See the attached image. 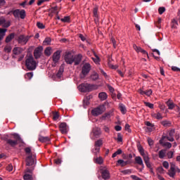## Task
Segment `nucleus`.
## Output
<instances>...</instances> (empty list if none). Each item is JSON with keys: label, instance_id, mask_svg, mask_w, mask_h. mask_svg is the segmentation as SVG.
Here are the masks:
<instances>
[{"label": "nucleus", "instance_id": "obj_1", "mask_svg": "<svg viewBox=\"0 0 180 180\" xmlns=\"http://www.w3.org/2000/svg\"><path fill=\"white\" fill-rule=\"evenodd\" d=\"M25 152L28 155L25 159L26 166L32 167L34 164V155L32 153V148L30 147L25 148Z\"/></svg>", "mask_w": 180, "mask_h": 180}, {"label": "nucleus", "instance_id": "obj_2", "mask_svg": "<svg viewBox=\"0 0 180 180\" xmlns=\"http://www.w3.org/2000/svg\"><path fill=\"white\" fill-rule=\"evenodd\" d=\"M25 65L29 71H34L37 68V63L32 56H27L25 60Z\"/></svg>", "mask_w": 180, "mask_h": 180}, {"label": "nucleus", "instance_id": "obj_3", "mask_svg": "<svg viewBox=\"0 0 180 180\" xmlns=\"http://www.w3.org/2000/svg\"><path fill=\"white\" fill-rule=\"evenodd\" d=\"M78 89L80 92H86L87 91L96 89V86L94 84H82L78 86Z\"/></svg>", "mask_w": 180, "mask_h": 180}, {"label": "nucleus", "instance_id": "obj_4", "mask_svg": "<svg viewBox=\"0 0 180 180\" xmlns=\"http://www.w3.org/2000/svg\"><path fill=\"white\" fill-rule=\"evenodd\" d=\"M91 64L89 63H86L82 67V74L80 75V78L83 79L85 77L88 75L89 72L91 71Z\"/></svg>", "mask_w": 180, "mask_h": 180}, {"label": "nucleus", "instance_id": "obj_5", "mask_svg": "<svg viewBox=\"0 0 180 180\" xmlns=\"http://www.w3.org/2000/svg\"><path fill=\"white\" fill-rule=\"evenodd\" d=\"M176 172H178L179 174H180V169L178 168L176 165L175 163L174 162H170V169L168 172V175L171 177V178H174V176H175V174H176Z\"/></svg>", "mask_w": 180, "mask_h": 180}, {"label": "nucleus", "instance_id": "obj_6", "mask_svg": "<svg viewBox=\"0 0 180 180\" xmlns=\"http://www.w3.org/2000/svg\"><path fill=\"white\" fill-rule=\"evenodd\" d=\"M105 110H106V109L105 108V105H101L93 109L91 113L93 116H99V115H102L103 112H105Z\"/></svg>", "mask_w": 180, "mask_h": 180}, {"label": "nucleus", "instance_id": "obj_7", "mask_svg": "<svg viewBox=\"0 0 180 180\" xmlns=\"http://www.w3.org/2000/svg\"><path fill=\"white\" fill-rule=\"evenodd\" d=\"M29 40H30V36H25L23 34L20 35L17 39L18 44H20L21 46H25V44H27V41H29Z\"/></svg>", "mask_w": 180, "mask_h": 180}, {"label": "nucleus", "instance_id": "obj_8", "mask_svg": "<svg viewBox=\"0 0 180 180\" xmlns=\"http://www.w3.org/2000/svg\"><path fill=\"white\" fill-rule=\"evenodd\" d=\"M60 57H61V51H56L55 53H53L52 56L53 67H56V65L57 64V63L60 61Z\"/></svg>", "mask_w": 180, "mask_h": 180}, {"label": "nucleus", "instance_id": "obj_9", "mask_svg": "<svg viewBox=\"0 0 180 180\" xmlns=\"http://www.w3.org/2000/svg\"><path fill=\"white\" fill-rule=\"evenodd\" d=\"M13 15L15 18L20 17V19H25L26 18V11L25 10L20 11L19 9H16L13 11Z\"/></svg>", "mask_w": 180, "mask_h": 180}, {"label": "nucleus", "instance_id": "obj_10", "mask_svg": "<svg viewBox=\"0 0 180 180\" xmlns=\"http://www.w3.org/2000/svg\"><path fill=\"white\" fill-rule=\"evenodd\" d=\"M65 61L67 64H72V63H74V54L70 51L66 52L65 55Z\"/></svg>", "mask_w": 180, "mask_h": 180}, {"label": "nucleus", "instance_id": "obj_11", "mask_svg": "<svg viewBox=\"0 0 180 180\" xmlns=\"http://www.w3.org/2000/svg\"><path fill=\"white\" fill-rule=\"evenodd\" d=\"M43 54V47L39 46L36 48L34 51V57L36 58V60H38V58H40L41 57V55Z\"/></svg>", "mask_w": 180, "mask_h": 180}, {"label": "nucleus", "instance_id": "obj_12", "mask_svg": "<svg viewBox=\"0 0 180 180\" xmlns=\"http://www.w3.org/2000/svg\"><path fill=\"white\" fill-rule=\"evenodd\" d=\"M133 48L135 50V51H136V53H141V54H143V56H147L148 58H150L148 56V53H147L146 50L143 49L141 47L138 46L136 44H134Z\"/></svg>", "mask_w": 180, "mask_h": 180}, {"label": "nucleus", "instance_id": "obj_13", "mask_svg": "<svg viewBox=\"0 0 180 180\" xmlns=\"http://www.w3.org/2000/svg\"><path fill=\"white\" fill-rule=\"evenodd\" d=\"M133 48L135 50V51H136V53H141V54H143V56H147L148 58H150L148 56V53H147L146 50L143 49L141 47L138 46L136 44H134Z\"/></svg>", "mask_w": 180, "mask_h": 180}, {"label": "nucleus", "instance_id": "obj_14", "mask_svg": "<svg viewBox=\"0 0 180 180\" xmlns=\"http://www.w3.org/2000/svg\"><path fill=\"white\" fill-rule=\"evenodd\" d=\"M101 171L103 179L106 180L110 178V173L109 172V170H108L107 169H101Z\"/></svg>", "mask_w": 180, "mask_h": 180}, {"label": "nucleus", "instance_id": "obj_15", "mask_svg": "<svg viewBox=\"0 0 180 180\" xmlns=\"http://www.w3.org/2000/svg\"><path fill=\"white\" fill-rule=\"evenodd\" d=\"M92 134L96 139H99V137H101V134H102V131L99 127H94L92 130Z\"/></svg>", "mask_w": 180, "mask_h": 180}, {"label": "nucleus", "instance_id": "obj_16", "mask_svg": "<svg viewBox=\"0 0 180 180\" xmlns=\"http://www.w3.org/2000/svg\"><path fill=\"white\" fill-rule=\"evenodd\" d=\"M60 131L62 134H67L68 133V129H67V124L65 122H62L59 125Z\"/></svg>", "mask_w": 180, "mask_h": 180}, {"label": "nucleus", "instance_id": "obj_17", "mask_svg": "<svg viewBox=\"0 0 180 180\" xmlns=\"http://www.w3.org/2000/svg\"><path fill=\"white\" fill-rule=\"evenodd\" d=\"M23 53V49L22 47H14L13 49V54L14 56H20Z\"/></svg>", "mask_w": 180, "mask_h": 180}, {"label": "nucleus", "instance_id": "obj_18", "mask_svg": "<svg viewBox=\"0 0 180 180\" xmlns=\"http://www.w3.org/2000/svg\"><path fill=\"white\" fill-rule=\"evenodd\" d=\"M82 61V55L78 54L74 56L75 65H79V64Z\"/></svg>", "mask_w": 180, "mask_h": 180}, {"label": "nucleus", "instance_id": "obj_19", "mask_svg": "<svg viewBox=\"0 0 180 180\" xmlns=\"http://www.w3.org/2000/svg\"><path fill=\"white\" fill-rule=\"evenodd\" d=\"M138 151H139V153H140L141 155L143 157V158H145V157H148L149 155L148 153L144 152V148H143V146H138Z\"/></svg>", "mask_w": 180, "mask_h": 180}, {"label": "nucleus", "instance_id": "obj_20", "mask_svg": "<svg viewBox=\"0 0 180 180\" xmlns=\"http://www.w3.org/2000/svg\"><path fill=\"white\" fill-rule=\"evenodd\" d=\"M0 25H1L3 27H9V26H11V22H6L5 18H0Z\"/></svg>", "mask_w": 180, "mask_h": 180}, {"label": "nucleus", "instance_id": "obj_21", "mask_svg": "<svg viewBox=\"0 0 180 180\" xmlns=\"http://www.w3.org/2000/svg\"><path fill=\"white\" fill-rule=\"evenodd\" d=\"M39 141H40V143H47V144H49V143H50V138L39 135Z\"/></svg>", "mask_w": 180, "mask_h": 180}, {"label": "nucleus", "instance_id": "obj_22", "mask_svg": "<svg viewBox=\"0 0 180 180\" xmlns=\"http://www.w3.org/2000/svg\"><path fill=\"white\" fill-rule=\"evenodd\" d=\"M135 162L138 164V165H141L142 168H144V163L143 162V159L140 156H136L135 158Z\"/></svg>", "mask_w": 180, "mask_h": 180}, {"label": "nucleus", "instance_id": "obj_23", "mask_svg": "<svg viewBox=\"0 0 180 180\" xmlns=\"http://www.w3.org/2000/svg\"><path fill=\"white\" fill-rule=\"evenodd\" d=\"M166 104L168 106V109H169L170 110H172V109H174V108H175V103H174V101H172V100L169 99L166 102Z\"/></svg>", "mask_w": 180, "mask_h": 180}, {"label": "nucleus", "instance_id": "obj_24", "mask_svg": "<svg viewBox=\"0 0 180 180\" xmlns=\"http://www.w3.org/2000/svg\"><path fill=\"white\" fill-rule=\"evenodd\" d=\"M52 53H53V49L50 46L46 47L44 50V54L45 56H46V57H50Z\"/></svg>", "mask_w": 180, "mask_h": 180}, {"label": "nucleus", "instance_id": "obj_25", "mask_svg": "<svg viewBox=\"0 0 180 180\" xmlns=\"http://www.w3.org/2000/svg\"><path fill=\"white\" fill-rule=\"evenodd\" d=\"M143 161L148 168H151V163H150V155L143 158Z\"/></svg>", "mask_w": 180, "mask_h": 180}, {"label": "nucleus", "instance_id": "obj_26", "mask_svg": "<svg viewBox=\"0 0 180 180\" xmlns=\"http://www.w3.org/2000/svg\"><path fill=\"white\" fill-rule=\"evenodd\" d=\"M163 140H160V144H162V146H163V147H166V148H171V147H172V144L169 142H162Z\"/></svg>", "mask_w": 180, "mask_h": 180}, {"label": "nucleus", "instance_id": "obj_27", "mask_svg": "<svg viewBox=\"0 0 180 180\" xmlns=\"http://www.w3.org/2000/svg\"><path fill=\"white\" fill-rule=\"evenodd\" d=\"M98 98L101 101H106V99H108V94L105 92H101L98 94Z\"/></svg>", "mask_w": 180, "mask_h": 180}, {"label": "nucleus", "instance_id": "obj_28", "mask_svg": "<svg viewBox=\"0 0 180 180\" xmlns=\"http://www.w3.org/2000/svg\"><path fill=\"white\" fill-rule=\"evenodd\" d=\"M167 154V150H161L159 151L158 155H159V158H160V160H162L165 158V155Z\"/></svg>", "mask_w": 180, "mask_h": 180}, {"label": "nucleus", "instance_id": "obj_29", "mask_svg": "<svg viewBox=\"0 0 180 180\" xmlns=\"http://www.w3.org/2000/svg\"><path fill=\"white\" fill-rule=\"evenodd\" d=\"M15 39V34L11 33L6 38V43H10V41H12Z\"/></svg>", "mask_w": 180, "mask_h": 180}, {"label": "nucleus", "instance_id": "obj_30", "mask_svg": "<svg viewBox=\"0 0 180 180\" xmlns=\"http://www.w3.org/2000/svg\"><path fill=\"white\" fill-rule=\"evenodd\" d=\"M129 161H124L123 160H117V165H120V167H126V165H128Z\"/></svg>", "mask_w": 180, "mask_h": 180}, {"label": "nucleus", "instance_id": "obj_31", "mask_svg": "<svg viewBox=\"0 0 180 180\" xmlns=\"http://www.w3.org/2000/svg\"><path fill=\"white\" fill-rule=\"evenodd\" d=\"M7 144H9L11 147H15V146H18V141H13L12 139L7 140Z\"/></svg>", "mask_w": 180, "mask_h": 180}, {"label": "nucleus", "instance_id": "obj_32", "mask_svg": "<svg viewBox=\"0 0 180 180\" xmlns=\"http://www.w3.org/2000/svg\"><path fill=\"white\" fill-rule=\"evenodd\" d=\"M103 144V141L102 139H98L95 141L94 147H98L101 148V146Z\"/></svg>", "mask_w": 180, "mask_h": 180}, {"label": "nucleus", "instance_id": "obj_33", "mask_svg": "<svg viewBox=\"0 0 180 180\" xmlns=\"http://www.w3.org/2000/svg\"><path fill=\"white\" fill-rule=\"evenodd\" d=\"M99 79V75H98L97 72H94L91 75V79H92V81H96V79Z\"/></svg>", "mask_w": 180, "mask_h": 180}, {"label": "nucleus", "instance_id": "obj_34", "mask_svg": "<svg viewBox=\"0 0 180 180\" xmlns=\"http://www.w3.org/2000/svg\"><path fill=\"white\" fill-rule=\"evenodd\" d=\"M6 29L0 28V41L4 39L5 37V33H6Z\"/></svg>", "mask_w": 180, "mask_h": 180}, {"label": "nucleus", "instance_id": "obj_35", "mask_svg": "<svg viewBox=\"0 0 180 180\" xmlns=\"http://www.w3.org/2000/svg\"><path fill=\"white\" fill-rule=\"evenodd\" d=\"M161 123H162V125L164 126V127H170L171 126V122L169 121L165 120V121H162Z\"/></svg>", "mask_w": 180, "mask_h": 180}, {"label": "nucleus", "instance_id": "obj_36", "mask_svg": "<svg viewBox=\"0 0 180 180\" xmlns=\"http://www.w3.org/2000/svg\"><path fill=\"white\" fill-rule=\"evenodd\" d=\"M51 43V39L49 37H47L44 39L43 44L44 46H49Z\"/></svg>", "mask_w": 180, "mask_h": 180}, {"label": "nucleus", "instance_id": "obj_37", "mask_svg": "<svg viewBox=\"0 0 180 180\" xmlns=\"http://www.w3.org/2000/svg\"><path fill=\"white\" fill-rule=\"evenodd\" d=\"M165 139H167V140H168V141H171V142L175 141V139H174V137L169 136H162L161 140H163V141H164Z\"/></svg>", "mask_w": 180, "mask_h": 180}, {"label": "nucleus", "instance_id": "obj_38", "mask_svg": "<svg viewBox=\"0 0 180 180\" xmlns=\"http://www.w3.org/2000/svg\"><path fill=\"white\" fill-rule=\"evenodd\" d=\"M99 151H101V148L98 146H94V148L92 150V152L94 153V154H95V155L99 154Z\"/></svg>", "mask_w": 180, "mask_h": 180}, {"label": "nucleus", "instance_id": "obj_39", "mask_svg": "<svg viewBox=\"0 0 180 180\" xmlns=\"http://www.w3.org/2000/svg\"><path fill=\"white\" fill-rule=\"evenodd\" d=\"M63 72H64V68H60L56 74V77H58V78H61Z\"/></svg>", "mask_w": 180, "mask_h": 180}, {"label": "nucleus", "instance_id": "obj_40", "mask_svg": "<svg viewBox=\"0 0 180 180\" xmlns=\"http://www.w3.org/2000/svg\"><path fill=\"white\" fill-rule=\"evenodd\" d=\"M4 51L5 53H11V51H12V46H11V45H6L4 47Z\"/></svg>", "mask_w": 180, "mask_h": 180}, {"label": "nucleus", "instance_id": "obj_41", "mask_svg": "<svg viewBox=\"0 0 180 180\" xmlns=\"http://www.w3.org/2000/svg\"><path fill=\"white\" fill-rule=\"evenodd\" d=\"M120 110L124 115L126 113V107L123 104H120Z\"/></svg>", "mask_w": 180, "mask_h": 180}, {"label": "nucleus", "instance_id": "obj_42", "mask_svg": "<svg viewBox=\"0 0 180 180\" xmlns=\"http://www.w3.org/2000/svg\"><path fill=\"white\" fill-rule=\"evenodd\" d=\"M70 16H65L63 18H61V22H63L64 23H68L70 22Z\"/></svg>", "mask_w": 180, "mask_h": 180}, {"label": "nucleus", "instance_id": "obj_43", "mask_svg": "<svg viewBox=\"0 0 180 180\" xmlns=\"http://www.w3.org/2000/svg\"><path fill=\"white\" fill-rule=\"evenodd\" d=\"M25 180H33V176L32 175L25 174L23 176Z\"/></svg>", "mask_w": 180, "mask_h": 180}, {"label": "nucleus", "instance_id": "obj_44", "mask_svg": "<svg viewBox=\"0 0 180 180\" xmlns=\"http://www.w3.org/2000/svg\"><path fill=\"white\" fill-rule=\"evenodd\" d=\"M25 77L26 79H30L31 78H33V72H28L25 75Z\"/></svg>", "mask_w": 180, "mask_h": 180}, {"label": "nucleus", "instance_id": "obj_45", "mask_svg": "<svg viewBox=\"0 0 180 180\" xmlns=\"http://www.w3.org/2000/svg\"><path fill=\"white\" fill-rule=\"evenodd\" d=\"M96 164H103V158L102 157H98L96 158Z\"/></svg>", "mask_w": 180, "mask_h": 180}, {"label": "nucleus", "instance_id": "obj_46", "mask_svg": "<svg viewBox=\"0 0 180 180\" xmlns=\"http://www.w3.org/2000/svg\"><path fill=\"white\" fill-rule=\"evenodd\" d=\"M144 104L146 105V106H147L148 108H150V109H154V104L148 103V102H145Z\"/></svg>", "mask_w": 180, "mask_h": 180}, {"label": "nucleus", "instance_id": "obj_47", "mask_svg": "<svg viewBox=\"0 0 180 180\" xmlns=\"http://www.w3.org/2000/svg\"><path fill=\"white\" fill-rule=\"evenodd\" d=\"M58 117H60V115L58 114V112H54L53 115V120H58Z\"/></svg>", "mask_w": 180, "mask_h": 180}, {"label": "nucleus", "instance_id": "obj_48", "mask_svg": "<svg viewBox=\"0 0 180 180\" xmlns=\"http://www.w3.org/2000/svg\"><path fill=\"white\" fill-rule=\"evenodd\" d=\"M167 158H168L169 159L173 158V157H174V151H172V150L169 151V152L167 153Z\"/></svg>", "mask_w": 180, "mask_h": 180}, {"label": "nucleus", "instance_id": "obj_49", "mask_svg": "<svg viewBox=\"0 0 180 180\" xmlns=\"http://www.w3.org/2000/svg\"><path fill=\"white\" fill-rule=\"evenodd\" d=\"M94 18L98 19V7H95L93 11Z\"/></svg>", "mask_w": 180, "mask_h": 180}, {"label": "nucleus", "instance_id": "obj_50", "mask_svg": "<svg viewBox=\"0 0 180 180\" xmlns=\"http://www.w3.org/2000/svg\"><path fill=\"white\" fill-rule=\"evenodd\" d=\"M162 165H163L164 168H165L166 169H168L169 168V163H168L167 161H164L162 162Z\"/></svg>", "mask_w": 180, "mask_h": 180}, {"label": "nucleus", "instance_id": "obj_51", "mask_svg": "<svg viewBox=\"0 0 180 180\" xmlns=\"http://www.w3.org/2000/svg\"><path fill=\"white\" fill-rule=\"evenodd\" d=\"M122 173L124 174V175H129V174H131V169L122 170Z\"/></svg>", "mask_w": 180, "mask_h": 180}, {"label": "nucleus", "instance_id": "obj_52", "mask_svg": "<svg viewBox=\"0 0 180 180\" xmlns=\"http://www.w3.org/2000/svg\"><path fill=\"white\" fill-rule=\"evenodd\" d=\"M37 27H38L39 29H44V27H46L44 26V25L43 23L40 22H38L37 23Z\"/></svg>", "mask_w": 180, "mask_h": 180}, {"label": "nucleus", "instance_id": "obj_53", "mask_svg": "<svg viewBox=\"0 0 180 180\" xmlns=\"http://www.w3.org/2000/svg\"><path fill=\"white\" fill-rule=\"evenodd\" d=\"M152 94H153V90L151 89L145 91V95H146V96H151Z\"/></svg>", "mask_w": 180, "mask_h": 180}, {"label": "nucleus", "instance_id": "obj_54", "mask_svg": "<svg viewBox=\"0 0 180 180\" xmlns=\"http://www.w3.org/2000/svg\"><path fill=\"white\" fill-rule=\"evenodd\" d=\"M158 12H159L160 15H162V13H164V12H165V7H160L158 8Z\"/></svg>", "mask_w": 180, "mask_h": 180}, {"label": "nucleus", "instance_id": "obj_55", "mask_svg": "<svg viewBox=\"0 0 180 180\" xmlns=\"http://www.w3.org/2000/svg\"><path fill=\"white\" fill-rule=\"evenodd\" d=\"M110 117V114L105 113V115H103L102 119L103 120H106V119H109Z\"/></svg>", "mask_w": 180, "mask_h": 180}, {"label": "nucleus", "instance_id": "obj_56", "mask_svg": "<svg viewBox=\"0 0 180 180\" xmlns=\"http://www.w3.org/2000/svg\"><path fill=\"white\" fill-rule=\"evenodd\" d=\"M117 141L118 143H122V141H123V138H122V135L120 134H117Z\"/></svg>", "mask_w": 180, "mask_h": 180}, {"label": "nucleus", "instance_id": "obj_57", "mask_svg": "<svg viewBox=\"0 0 180 180\" xmlns=\"http://www.w3.org/2000/svg\"><path fill=\"white\" fill-rule=\"evenodd\" d=\"M6 169H7V171H8L9 172H11V171L13 170V166L11 164H10V165H8L7 166Z\"/></svg>", "mask_w": 180, "mask_h": 180}, {"label": "nucleus", "instance_id": "obj_58", "mask_svg": "<svg viewBox=\"0 0 180 180\" xmlns=\"http://www.w3.org/2000/svg\"><path fill=\"white\" fill-rule=\"evenodd\" d=\"M94 56H95L96 58H92L93 61H94V63H99V56H98V55H96V54H94Z\"/></svg>", "mask_w": 180, "mask_h": 180}, {"label": "nucleus", "instance_id": "obj_59", "mask_svg": "<svg viewBox=\"0 0 180 180\" xmlns=\"http://www.w3.org/2000/svg\"><path fill=\"white\" fill-rule=\"evenodd\" d=\"M172 71H176V72H180V68L176 66H172Z\"/></svg>", "mask_w": 180, "mask_h": 180}, {"label": "nucleus", "instance_id": "obj_60", "mask_svg": "<svg viewBox=\"0 0 180 180\" xmlns=\"http://www.w3.org/2000/svg\"><path fill=\"white\" fill-rule=\"evenodd\" d=\"M174 134H175V129H171L169 132V136L170 137H174Z\"/></svg>", "mask_w": 180, "mask_h": 180}, {"label": "nucleus", "instance_id": "obj_61", "mask_svg": "<svg viewBox=\"0 0 180 180\" xmlns=\"http://www.w3.org/2000/svg\"><path fill=\"white\" fill-rule=\"evenodd\" d=\"M146 126H148V127H154V124L150 122L149 121H147L145 122Z\"/></svg>", "mask_w": 180, "mask_h": 180}, {"label": "nucleus", "instance_id": "obj_62", "mask_svg": "<svg viewBox=\"0 0 180 180\" xmlns=\"http://www.w3.org/2000/svg\"><path fill=\"white\" fill-rule=\"evenodd\" d=\"M79 37L81 39L82 41H85V40H86V38L82 34H79Z\"/></svg>", "mask_w": 180, "mask_h": 180}, {"label": "nucleus", "instance_id": "obj_63", "mask_svg": "<svg viewBox=\"0 0 180 180\" xmlns=\"http://www.w3.org/2000/svg\"><path fill=\"white\" fill-rule=\"evenodd\" d=\"M156 119H158V120L162 119V115H161V113L160 112L156 113Z\"/></svg>", "mask_w": 180, "mask_h": 180}, {"label": "nucleus", "instance_id": "obj_64", "mask_svg": "<svg viewBox=\"0 0 180 180\" xmlns=\"http://www.w3.org/2000/svg\"><path fill=\"white\" fill-rule=\"evenodd\" d=\"M54 162L56 165H60L61 164V159H55Z\"/></svg>", "mask_w": 180, "mask_h": 180}]
</instances>
